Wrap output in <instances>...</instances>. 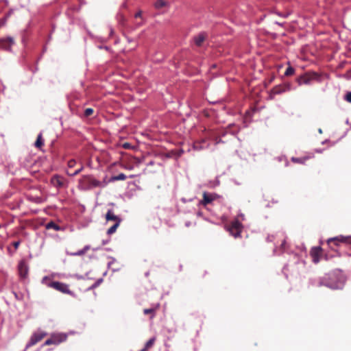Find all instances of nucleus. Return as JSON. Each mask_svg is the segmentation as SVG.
Listing matches in <instances>:
<instances>
[{"instance_id": "obj_1", "label": "nucleus", "mask_w": 351, "mask_h": 351, "mask_svg": "<svg viewBox=\"0 0 351 351\" xmlns=\"http://www.w3.org/2000/svg\"><path fill=\"white\" fill-rule=\"evenodd\" d=\"M42 283L46 285L48 287L54 289L55 290L60 291L64 294H69L71 296H74V293L70 290L69 286L67 284L58 282V281H52L50 278L45 276L42 280Z\"/></svg>"}, {"instance_id": "obj_2", "label": "nucleus", "mask_w": 351, "mask_h": 351, "mask_svg": "<svg viewBox=\"0 0 351 351\" xmlns=\"http://www.w3.org/2000/svg\"><path fill=\"white\" fill-rule=\"evenodd\" d=\"M102 186V183L95 179L91 176H84L78 183V188L81 190H89L93 188L99 187Z\"/></svg>"}, {"instance_id": "obj_3", "label": "nucleus", "mask_w": 351, "mask_h": 351, "mask_svg": "<svg viewBox=\"0 0 351 351\" xmlns=\"http://www.w3.org/2000/svg\"><path fill=\"white\" fill-rule=\"evenodd\" d=\"M243 226L242 223L239 221V219H235L227 228V230L230 232V234L233 236L234 238L241 237V234L242 232Z\"/></svg>"}, {"instance_id": "obj_4", "label": "nucleus", "mask_w": 351, "mask_h": 351, "mask_svg": "<svg viewBox=\"0 0 351 351\" xmlns=\"http://www.w3.org/2000/svg\"><path fill=\"white\" fill-rule=\"evenodd\" d=\"M327 243L331 248H332V245L335 246H339L341 243L345 245H351V236L346 237L339 235L328 239Z\"/></svg>"}, {"instance_id": "obj_5", "label": "nucleus", "mask_w": 351, "mask_h": 351, "mask_svg": "<svg viewBox=\"0 0 351 351\" xmlns=\"http://www.w3.org/2000/svg\"><path fill=\"white\" fill-rule=\"evenodd\" d=\"M319 79V75L315 72L306 73L297 78V82L300 85L302 84H311L314 80Z\"/></svg>"}, {"instance_id": "obj_6", "label": "nucleus", "mask_w": 351, "mask_h": 351, "mask_svg": "<svg viewBox=\"0 0 351 351\" xmlns=\"http://www.w3.org/2000/svg\"><path fill=\"white\" fill-rule=\"evenodd\" d=\"M290 90L291 84L289 83L276 86L271 90L269 93V98L273 99L276 95H279Z\"/></svg>"}, {"instance_id": "obj_7", "label": "nucleus", "mask_w": 351, "mask_h": 351, "mask_svg": "<svg viewBox=\"0 0 351 351\" xmlns=\"http://www.w3.org/2000/svg\"><path fill=\"white\" fill-rule=\"evenodd\" d=\"M66 339V335L64 334H53L49 339L45 341V346H50L52 344L58 345Z\"/></svg>"}, {"instance_id": "obj_8", "label": "nucleus", "mask_w": 351, "mask_h": 351, "mask_svg": "<svg viewBox=\"0 0 351 351\" xmlns=\"http://www.w3.org/2000/svg\"><path fill=\"white\" fill-rule=\"evenodd\" d=\"M47 336V333L42 330L35 332L30 337L29 341L27 344V347H31L36 345Z\"/></svg>"}, {"instance_id": "obj_9", "label": "nucleus", "mask_w": 351, "mask_h": 351, "mask_svg": "<svg viewBox=\"0 0 351 351\" xmlns=\"http://www.w3.org/2000/svg\"><path fill=\"white\" fill-rule=\"evenodd\" d=\"M51 184L57 189L67 187L66 180L61 176L54 175L51 178Z\"/></svg>"}, {"instance_id": "obj_10", "label": "nucleus", "mask_w": 351, "mask_h": 351, "mask_svg": "<svg viewBox=\"0 0 351 351\" xmlns=\"http://www.w3.org/2000/svg\"><path fill=\"white\" fill-rule=\"evenodd\" d=\"M14 44V40L12 37L0 38V49L5 51H10L12 46Z\"/></svg>"}, {"instance_id": "obj_11", "label": "nucleus", "mask_w": 351, "mask_h": 351, "mask_svg": "<svg viewBox=\"0 0 351 351\" xmlns=\"http://www.w3.org/2000/svg\"><path fill=\"white\" fill-rule=\"evenodd\" d=\"M322 250L320 247H314L311 249L310 254L314 263H317L319 261V258L322 255Z\"/></svg>"}, {"instance_id": "obj_12", "label": "nucleus", "mask_w": 351, "mask_h": 351, "mask_svg": "<svg viewBox=\"0 0 351 351\" xmlns=\"http://www.w3.org/2000/svg\"><path fill=\"white\" fill-rule=\"evenodd\" d=\"M18 269L20 276L22 278H26L28 274V266L24 261H20Z\"/></svg>"}, {"instance_id": "obj_13", "label": "nucleus", "mask_w": 351, "mask_h": 351, "mask_svg": "<svg viewBox=\"0 0 351 351\" xmlns=\"http://www.w3.org/2000/svg\"><path fill=\"white\" fill-rule=\"evenodd\" d=\"M160 308V304L157 303L155 304H153L152 307L149 308H145L143 310V313L145 315H149L150 319H153L156 316V311Z\"/></svg>"}, {"instance_id": "obj_14", "label": "nucleus", "mask_w": 351, "mask_h": 351, "mask_svg": "<svg viewBox=\"0 0 351 351\" xmlns=\"http://www.w3.org/2000/svg\"><path fill=\"white\" fill-rule=\"evenodd\" d=\"M106 220L107 221H113L114 223L119 221V223L121 222V219L116 215H114V212L112 210H108L107 213L106 214Z\"/></svg>"}, {"instance_id": "obj_15", "label": "nucleus", "mask_w": 351, "mask_h": 351, "mask_svg": "<svg viewBox=\"0 0 351 351\" xmlns=\"http://www.w3.org/2000/svg\"><path fill=\"white\" fill-rule=\"evenodd\" d=\"M206 36L204 33L199 34L197 36L194 37L195 44L197 47L202 46V43L204 42V40L206 39Z\"/></svg>"}, {"instance_id": "obj_16", "label": "nucleus", "mask_w": 351, "mask_h": 351, "mask_svg": "<svg viewBox=\"0 0 351 351\" xmlns=\"http://www.w3.org/2000/svg\"><path fill=\"white\" fill-rule=\"evenodd\" d=\"M214 199L213 195L208 194L206 192L203 193V199L201 201V204L204 206H206L210 203H211Z\"/></svg>"}, {"instance_id": "obj_17", "label": "nucleus", "mask_w": 351, "mask_h": 351, "mask_svg": "<svg viewBox=\"0 0 351 351\" xmlns=\"http://www.w3.org/2000/svg\"><path fill=\"white\" fill-rule=\"evenodd\" d=\"M169 3L165 0H156L154 3V7L157 10H160L163 8L168 6Z\"/></svg>"}, {"instance_id": "obj_18", "label": "nucleus", "mask_w": 351, "mask_h": 351, "mask_svg": "<svg viewBox=\"0 0 351 351\" xmlns=\"http://www.w3.org/2000/svg\"><path fill=\"white\" fill-rule=\"evenodd\" d=\"M35 147L38 148V149H41V147L44 145V140L43 138V135L41 133H40L38 136H37V138H36V141L35 142Z\"/></svg>"}, {"instance_id": "obj_19", "label": "nucleus", "mask_w": 351, "mask_h": 351, "mask_svg": "<svg viewBox=\"0 0 351 351\" xmlns=\"http://www.w3.org/2000/svg\"><path fill=\"white\" fill-rule=\"evenodd\" d=\"M45 228L47 230L53 229L56 231H58L60 230V226L58 225H57L56 223H54L53 221H50V222L47 223L45 226Z\"/></svg>"}, {"instance_id": "obj_20", "label": "nucleus", "mask_w": 351, "mask_h": 351, "mask_svg": "<svg viewBox=\"0 0 351 351\" xmlns=\"http://www.w3.org/2000/svg\"><path fill=\"white\" fill-rule=\"evenodd\" d=\"M127 178V176L121 173L117 176H112L110 179L111 181H118V180H125Z\"/></svg>"}, {"instance_id": "obj_21", "label": "nucleus", "mask_w": 351, "mask_h": 351, "mask_svg": "<svg viewBox=\"0 0 351 351\" xmlns=\"http://www.w3.org/2000/svg\"><path fill=\"white\" fill-rule=\"evenodd\" d=\"M90 249V246L86 245L82 250H79L76 252L72 253L73 256H82L84 255L88 250Z\"/></svg>"}, {"instance_id": "obj_22", "label": "nucleus", "mask_w": 351, "mask_h": 351, "mask_svg": "<svg viewBox=\"0 0 351 351\" xmlns=\"http://www.w3.org/2000/svg\"><path fill=\"white\" fill-rule=\"evenodd\" d=\"M156 341V338L153 337V338H151L145 344V347L143 349H142L141 351H146L149 348H150L151 347H152V346L154 345V342Z\"/></svg>"}, {"instance_id": "obj_23", "label": "nucleus", "mask_w": 351, "mask_h": 351, "mask_svg": "<svg viewBox=\"0 0 351 351\" xmlns=\"http://www.w3.org/2000/svg\"><path fill=\"white\" fill-rule=\"evenodd\" d=\"M121 223H119L117 222V223H114L113 226H112L108 230H107V234H112L113 233H114L117 229V228L119 226Z\"/></svg>"}, {"instance_id": "obj_24", "label": "nucleus", "mask_w": 351, "mask_h": 351, "mask_svg": "<svg viewBox=\"0 0 351 351\" xmlns=\"http://www.w3.org/2000/svg\"><path fill=\"white\" fill-rule=\"evenodd\" d=\"M308 157H303V158H295V157H293L291 158V160L293 162H295V163H300V164H304V162L308 159Z\"/></svg>"}, {"instance_id": "obj_25", "label": "nucleus", "mask_w": 351, "mask_h": 351, "mask_svg": "<svg viewBox=\"0 0 351 351\" xmlns=\"http://www.w3.org/2000/svg\"><path fill=\"white\" fill-rule=\"evenodd\" d=\"M295 72V69L291 67V66H289L287 68L285 72V75L286 76H290L291 75H293Z\"/></svg>"}, {"instance_id": "obj_26", "label": "nucleus", "mask_w": 351, "mask_h": 351, "mask_svg": "<svg viewBox=\"0 0 351 351\" xmlns=\"http://www.w3.org/2000/svg\"><path fill=\"white\" fill-rule=\"evenodd\" d=\"M83 166H81V167L77 170H75L74 172L71 173L69 171H67V175L69 176H75L76 175H78L82 170H83Z\"/></svg>"}, {"instance_id": "obj_27", "label": "nucleus", "mask_w": 351, "mask_h": 351, "mask_svg": "<svg viewBox=\"0 0 351 351\" xmlns=\"http://www.w3.org/2000/svg\"><path fill=\"white\" fill-rule=\"evenodd\" d=\"M93 112H94V110L93 108H86L84 110V116L86 117H90L93 114Z\"/></svg>"}, {"instance_id": "obj_28", "label": "nucleus", "mask_w": 351, "mask_h": 351, "mask_svg": "<svg viewBox=\"0 0 351 351\" xmlns=\"http://www.w3.org/2000/svg\"><path fill=\"white\" fill-rule=\"evenodd\" d=\"M286 248H287V242L284 239L281 244H280V250H281L282 252H284L286 250Z\"/></svg>"}, {"instance_id": "obj_29", "label": "nucleus", "mask_w": 351, "mask_h": 351, "mask_svg": "<svg viewBox=\"0 0 351 351\" xmlns=\"http://www.w3.org/2000/svg\"><path fill=\"white\" fill-rule=\"evenodd\" d=\"M76 164V161L74 159L69 160L68 162L69 168H73Z\"/></svg>"}, {"instance_id": "obj_30", "label": "nucleus", "mask_w": 351, "mask_h": 351, "mask_svg": "<svg viewBox=\"0 0 351 351\" xmlns=\"http://www.w3.org/2000/svg\"><path fill=\"white\" fill-rule=\"evenodd\" d=\"M345 99L351 103V92L348 93L345 96Z\"/></svg>"}, {"instance_id": "obj_31", "label": "nucleus", "mask_w": 351, "mask_h": 351, "mask_svg": "<svg viewBox=\"0 0 351 351\" xmlns=\"http://www.w3.org/2000/svg\"><path fill=\"white\" fill-rule=\"evenodd\" d=\"M20 243H21L20 241H14V242H13L12 245L14 246L15 250H17Z\"/></svg>"}, {"instance_id": "obj_32", "label": "nucleus", "mask_w": 351, "mask_h": 351, "mask_svg": "<svg viewBox=\"0 0 351 351\" xmlns=\"http://www.w3.org/2000/svg\"><path fill=\"white\" fill-rule=\"evenodd\" d=\"M194 147H195V149H197L203 148V147H202L200 145V143L199 142H195L194 143Z\"/></svg>"}, {"instance_id": "obj_33", "label": "nucleus", "mask_w": 351, "mask_h": 351, "mask_svg": "<svg viewBox=\"0 0 351 351\" xmlns=\"http://www.w3.org/2000/svg\"><path fill=\"white\" fill-rule=\"evenodd\" d=\"M141 16H142V12L141 11H138L134 15L135 18H141Z\"/></svg>"}, {"instance_id": "obj_34", "label": "nucleus", "mask_w": 351, "mask_h": 351, "mask_svg": "<svg viewBox=\"0 0 351 351\" xmlns=\"http://www.w3.org/2000/svg\"><path fill=\"white\" fill-rule=\"evenodd\" d=\"M125 169H129V170H131L132 169V166H129V167H124Z\"/></svg>"}, {"instance_id": "obj_35", "label": "nucleus", "mask_w": 351, "mask_h": 351, "mask_svg": "<svg viewBox=\"0 0 351 351\" xmlns=\"http://www.w3.org/2000/svg\"><path fill=\"white\" fill-rule=\"evenodd\" d=\"M123 147H124L125 148L128 147V143L124 144Z\"/></svg>"}]
</instances>
